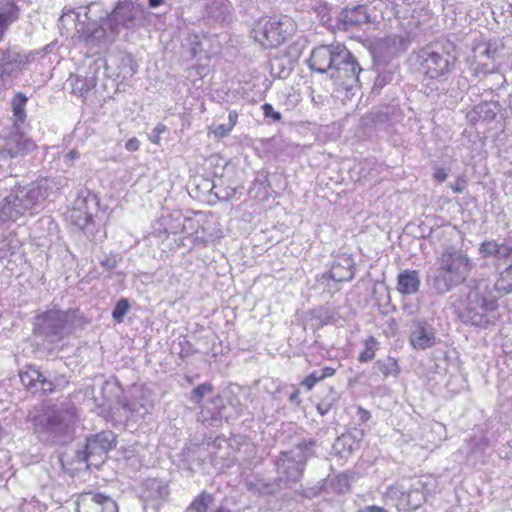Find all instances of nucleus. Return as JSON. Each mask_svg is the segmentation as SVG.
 <instances>
[{"mask_svg":"<svg viewBox=\"0 0 512 512\" xmlns=\"http://www.w3.org/2000/svg\"><path fill=\"white\" fill-rule=\"evenodd\" d=\"M468 288L466 309L459 317L464 324L486 328L492 323L489 312L497 308L494 290L501 295L512 292V263L500 273L493 288L484 279L471 280Z\"/></svg>","mask_w":512,"mask_h":512,"instance_id":"f257e3e1","label":"nucleus"},{"mask_svg":"<svg viewBox=\"0 0 512 512\" xmlns=\"http://www.w3.org/2000/svg\"><path fill=\"white\" fill-rule=\"evenodd\" d=\"M55 188L54 180L47 177L11 186L0 201V221H16L26 214L39 213Z\"/></svg>","mask_w":512,"mask_h":512,"instance_id":"f03ea898","label":"nucleus"},{"mask_svg":"<svg viewBox=\"0 0 512 512\" xmlns=\"http://www.w3.org/2000/svg\"><path fill=\"white\" fill-rule=\"evenodd\" d=\"M410 59L426 79L446 82L456 70L457 47L447 39H438L413 51Z\"/></svg>","mask_w":512,"mask_h":512,"instance_id":"7ed1b4c3","label":"nucleus"},{"mask_svg":"<svg viewBox=\"0 0 512 512\" xmlns=\"http://www.w3.org/2000/svg\"><path fill=\"white\" fill-rule=\"evenodd\" d=\"M76 407L72 403L55 406L31 419L37 439L45 445H66L74 439Z\"/></svg>","mask_w":512,"mask_h":512,"instance_id":"20e7f679","label":"nucleus"},{"mask_svg":"<svg viewBox=\"0 0 512 512\" xmlns=\"http://www.w3.org/2000/svg\"><path fill=\"white\" fill-rule=\"evenodd\" d=\"M437 268L432 269L427 277L431 289L438 295L451 291L464 283L473 263L467 253L454 245H447L437 257Z\"/></svg>","mask_w":512,"mask_h":512,"instance_id":"39448f33","label":"nucleus"},{"mask_svg":"<svg viewBox=\"0 0 512 512\" xmlns=\"http://www.w3.org/2000/svg\"><path fill=\"white\" fill-rule=\"evenodd\" d=\"M108 29L110 30V43H113L122 29L137 31L151 24V13L143 3L131 0H118L110 11Z\"/></svg>","mask_w":512,"mask_h":512,"instance_id":"423d86ee","label":"nucleus"},{"mask_svg":"<svg viewBox=\"0 0 512 512\" xmlns=\"http://www.w3.org/2000/svg\"><path fill=\"white\" fill-rule=\"evenodd\" d=\"M84 20L80 26L82 41L87 45L94 44H111L110 30L108 29V21L110 20V11L104 8L100 2H91L86 6L79 7Z\"/></svg>","mask_w":512,"mask_h":512,"instance_id":"0eeeda50","label":"nucleus"},{"mask_svg":"<svg viewBox=\"0 0 512 512\" xmlns=\"http://www.w3.org/2000/svg\"><path fill=\"white\" fill-rule=\"evenodd\" d=\"M24 388L33 393L50 395L63 391L69 384V376L56 370L40 371L35 365L24 366L18 373Z\"/></svg>","mask_w":512,"mask_h":512,"instance_id":"6e6552de","label":"nucleus"},{"mask_svg":"<svg viewBox=\"0 0 512 512\" xmlns=\"http://www.w3.org/2000/svg\"><path fill=\"white\" fill-rule=\"evenodd\" d=\"M297 29L295 21L287 16H273L261 20L253 29L254 39L265 48L278 47L291 37Z\"/></svg>","mask_w":512,"mask_h":512,"instance_id":"1a4fd4ad","label":"nucleus"},{"mask_svg":"<svg viewBox=\"0 0 512 512\" xmlns=\"http://www.w3.org/2000/svg\"><path fill=\"white\" fill-rule=\"evenodd\" d=\"M117 444L116 435L110 431L87 437L86 443L81 449L76 451L75 461L78 463H87V465L98 466L104 462L107 453Z\"/></svg>","mask_w":512,"mask_h":512,"instance_id":"9d476101","label":"nucleus"},{"mask_svg":"<svg viewBox=\"0 0 512 512\" xmlns=\"http://www.w3.org/2000/svg\"><path fill=\"white\" fill-rule=\"evenodd\" d=\"M361 71L358 59L342 44L329 78L344 89L350 90L358 85Z\"/></svg>","mask_w":512,"mask_h":512,"instance_id":"9b49d317","label":"nucleus"},{"mask_svg":"<svg viewBox=\"0 0 512 512\" xmlns=\"http://www.w3.org/2000/svg\"><path fill=\"white\" fill-rule=\"evenodd\" d=\"M434 484L429 480L415 478L408 487L400 484L392 488L391 493L398 496L397 507L400 510L414 511L425 503L431 493Z\"/></svg>","mask_w":512,"mask_h":512,"instance_id":"f8f14e48","label":"nucleus"},{"mask_svg":"<svg viewBox=\"0 0 512 512\" xmlns=\"http://www.w3.org/2000/svg\"><path fill=\"white\" fill-rule=\"evenodd\" d=\"M34 55V52H25L17 46L0 49V81L6 84L17 79Z\"/></svg>","mask_w":512,"mask_h":512,"instance_id":"ddd939ff","label":"nucleus"},{"mask_svg":"<svg viewBox=\"0 0 512 512\" xmlns=\"http://www.w3.org/2000/svg\"><path fill=\"white\" fill-rule=\"evenodd\" d=\"M276 482L280 487L290 488L299 482L304 474L305 465L302 460L289 451H282L274 460Z\"/></svg>","mask_w":512,"mask_h":512,"instance_id":"4468645a","label":"nucleus"},{"mask_svg":"<svg viewBox=\"0 0 512 512\" xmlns=\"http://www.w3.org/2000/svg\"><path fill=\"white\" fill-rule=\"evenodd\" d=\"M68 321L69 315L67 312L60 310L47 311L37 317L34 333L51 342H56L64 337Z\"/></svg>","mask_w":512,"mask_h":512,"instance_id":"2eb2a0df","label":"nucleus"},{"mask_svg":"<svg viewBox=\"0 0 512 512\" xmlns=\"http://www.w3.org/2000/svg\"><path fill=\"white\" fill-rule=\"evenodd\" d=\"M35 143L18 130L0 140V160L11 165L13 158L25 156L35 149Z\"/></svg>","mask_w":512,"mask_h":512,"instance_id":"dca6fc26","label":"nucleus"},{"mask_svg":"<svg viewBox=\"0 0 512 512\" xmlns=\"http://www.w3.org/2000/svg\"><path fill=\"white\" fill-rule=\"evenodd\" d=\"M341 47L342 44L339 43L315 47L307 60L309 68L317 73L329 75Z\"/></svg>","mask_w":512,"mask_h":512,"instance_id":"f3484780","label":"nucleus"},{"mask_svg":"<svg viewBox=\"0 0 512 512\" xmlns=\"http://www.w3.org/2000/svg\"><path fill=\"white\" fill-rule=\"evenodd\" d=\"M101 67L102 63L98 60H94L83 72L79 70L75 75H71L68 82L71 86L72 93L85 97L89 91L96 87Z\"/></svg>","mask_w":512,"mask_h":512,"instance_id":"a211bd4d","label":"nucleus"},{"mask_svg":"<svg viewBox=\"0 0 512 512\" xmlns=\"http://www.w3.org/2000/svg\"><path fill=\"white\" fill-rule=\"evenodd\" d=\"M78 512H118L117 503L100 492H87L81 496Z\"/></svg>","mask_w":512,"mask_h":512,"instance_id":"6ab92c4d","label":"nucleus"},{"mask_svg":"<svg viewBox=\"0 0 512 512\" xmlns=\"http://www.w3.org/2000/svg\"><path fill=\"white\" fill-rule=\"evenodd\" d=\"M370 22V14L366 5H356L352 8L346 7L341 10L337 19L338 28L345 31Z\"/></svg>","mask_w":512,"mask_h":512,"instance_id":"aec40b11","label":"nucleus"},{"mask_svg":"<svg viewBox=\"0 0 512 512\" xmlns=\"http://www.w3.org/2000/svg\"><path fill=\"white\" fill-rule=\"evenodd\" d=\"M410 342L415 349L431 348L436 343V331L427 321H416L411 331Z\"/></svg>","mask_w":512,"mask_h":512,"instance_id":"412c9836","label":"nucleus"},{"mask_svg":"<svg viewBox=\"0 0 512 512\" xmlns=\"http://www.w3.org/2000/svg\"><path fill=\"white\" fill-rule=\"evenodd\" d=\"M353 259L349 256H340L332 264L331 269L322 274L320 280H333L335 282L350 281L354 277Z\"/></svg>","mask_w":512,"mask_h":512,"instance_id":"4be33fe9","label":"nucleus"},{"mask_svg":"<svg viewBox=\"0 0 512 512\" xmlns=\"http://www.w3.org/2000/svg\"><path fill=\"white\" fill-rule=\"evenodd\" d=\"M82 13L74 10H68L63 12L58 20V27L61 35L70 37L72 39L78 38L82 41V34L80 32V26L83 24L81 19Z\"/></svg>","mask_w":512,"mask_h":512,"instance_id":"5701e85b","label":"nucleus"},{"mask_svg":"<svg viewBox=\"0 0 512 512\" xmlns=\"http://www.w3.org/2000/svg\"><path fill=\"white\" fill-rule=\"evenodd\" d=\"M169 495L168 484L162 480L150 478L143 484L141 498L144 502L163 501Z\"/></svg>","mask_w":512,"mask_h":512,"instance_id":"b1692460","label":"nucleus"},{"mask_svg":"<svg viewBox=\"0 0 512 512\" xmlns=\"http://www.w3.org/2000/svg\"><path fill=\"white\" fill-rule=\"evenodd\" d=\"M420 277L416 270H403L397 276V291L402 295L416 294L420 288Z\"/></svg>","mask_w":512,"mask_h":512,"instance_id":"393cba45","label":"nucleus"},{"mask_svg":"<svg viewBox=\"0 0 512 512\" xmlns=\"http://www.w3.org/2000/svg\"><path fill=\"white\" fill-rule=\"evenodd\" d=\"M478 251L483 258L494 257L502 260L512 255V246L505 242L498 243L495 240H486L480 244Z\"/></svg>","mask_w":512,"mask_h":512,"instance_id":"a878e982","label":"nucleus"},{"mask_svg":"<svg viewBox=\"0 0 512 512\" xmlns=\"http://www.w3.org/2000/svg\"><path fill=\"white\" fill-rule=\"evenodd\" d=\"M230 7L229 0H207L205 13L212 21L224 23L230 18Z\"/></svg>","mask_w":512,"mask_h":512,"instance_id":"bb28decb","label":"nucleus"},{"mask_svg":"<svg viewBox=\"0 0 512 512\" xmlns=\"http://www.w3.org/2000/svg\"><path fill=\"white\" fill-rule=\"evenodd\" d=\"M359 479V474L354 471L346 470L330 479L329 485L333 492L337 494H346L351 491V484Z\"/></svg>","mask_w":512,"mask_h":512,"instance_id":"cd10ccee","label":"nucleus"},{"mask_svg":"<svg viewBox=\"0 0 512 512\" xmlns=\"http://www.w3.org/2000/svg\"><path fill=\"white\" fill-rule=\"evenodd\" d=\"M20 17V8L14 0H0V24L9 29Z\"/></svg>","mask_w":512,"mask_h":512,"instance_id":"c85d7f7f","label":"nucleus"},{"mask_svg":"<svg viewBox=\"0 0 512 512\" xmlns=\"http://www.w3.org/2000/svg\"><path fill=\"white\" fill-rule=\"evenodd\" d=\"M318 443L314 438L302 439L295 444V447L289 452L297 456L298 460H302L306 466L307 460L315 456V449Z\"/></svg>","mask_w":512,"mask_h":512,"instance_id":"c756f323","label":"nucleus"},{"mask_svg":"<svg viewBox=\"0 0 512 512\" xmlns=\"http://www.w3.org/2000/svg\"><path fill=\"white\" fill-rule=\"evenodd\" d=\"M211 404L214 406L212 410L208 407L202 410L201 414L203 416V421H207L206 414H210V425H215L220 422L223 418H227L228 416L225 414V406L223 405V400L221 396L217 395L211 400Z\"/></svg>","mask_w":512,"mask_h":512,"instance_id":"7c9ffc66","label":"nucleus"},{"mask_svg":"<svg viewBox=\"0 0 512 512\" xmlns=\"http://www.w3.org/2000/svg\"><path fill=\"white\" fill-rule=\"evenodd\" d=\"M28 97L23 92H17L11 99V109L15 118V123H24L26 119L25 106Z\"/></svg>","mask_w":512,"mask_h":512,"instance_id":"2f4dec72","label":"nucleus"},{"mask_svg":"<svg viewBox=\"0 0 512 512\" xmlns=\"http://www.w3.org/2000/svg\"><path fill=\"white\" fill-rule=\"evenodd\" d=\"M335 372L336 369L333 367H324L320 370H315L301 382V386H303L307 391H310L318 382L333 376Z\"/></svg>","mask_w":512,"mask_h":512,"instance_id":"473e14b6","label":"nucleus"},{"mask_svg":"<svg viewBox=\"0 0 512 512\" xmlns=\"http://www.w3.org/2000/svg\"><path fill=\"white\" fill-rule=\"evenodd\" d=\"M332 449L335 454L339 455L341 458H345L351 455L354 450L358 449V447L355 445V442L351 440L349 435L343 433L341 436L337 437Z\"/></svg>","mask_w":512,"mask_h":512,"instance_id":"72a5a7b5","label":"nucleus"},{"mask_svg":"<svg viewBox=\"0 0 512 512\" xmlns=\"http://www.w3.org/2000/svg\"><path fill=\"white\" fill-rule=\"evenodd\" d=\"M374 370L381 373L385 378L389 376L397 377L400 372L396 359L392 357L377 360L374 364Z\"/></svg>","mask_w":512,"mask_h":512,"instance_id":"f704fd0d","label":"nucleus"},{"mask_svg":"<svg viewBox=\"0 0 512 512\" xmlns=\"http://www.w3.org/2000/svg\"><path fill=\"white\" fill-rule=\"evenodd\" d=\"M383 44L389 48L390 54H397L407 50L409 40L402 35L392 34L384 39Z\"/></svg>","mask_w":512,"mask_h":512,"instance_id":"c9c22d12","label":"nucleus"},{"mask_svg":"<svg viewBox=\"0 0 512 512\" xmlns=\"http://www.w3.org/2000/svg\"><path fill=\"white\" fill-rule=\"evenodd\" d=\"M214 497L207 491H202L190 504L189 510L193 512H207L209 505L213 502Z\"/></svg>","mask_w":512,"mask_h":512,"instance_id":"e433bc0d","label":"nucleus"},{"mask_svg":"<svg viewBox=\"0 0 512 512\" xmlns=\"http://www.w3.org/2000/svg\"><path fill=\"white\" fill-rule=\"evenodd\" d=\"M213 385L209 382H204L196 386L189 395V401L193 404H200L203 398L213 392Z\"/></svg>","mask_w":512,"mask_h":512,"instance_id":"4c0bfd02","label":"nucleus"},{"mask_svg":"<svg viewBox=\"0 0 512 512\" xmlns=\"http://www.w3.org/2000/svg\"><path fill=\"white\" fill-rule=\"evenodd\" d=\"M138 69V65L131 55H126L121 58L120 72L123 79L132 78Z\"/></svg>","mask_w":512,"mask_h":512,"instance_id":"58836bf2","label":"nucleus"},{"mask_svg":"<svg viewBox=\"0 0 512 512\" xmlns=\"http://www.w3.org/2000/svg\"><path fill=\"white\" fill-rule=\"evenodd\" d=\"M474 53L476 58L485 57L494 60L498 54V46L492 42L478 44L474 48Z\"/></svg>","mask_w":512,"mask_h":512,"instance_id":"ea45409f","label":"nucleus"},{"mask_svg":"<svg viewBox=\"0 0 512 512\" xmlns=\"http://www.w3.org/2000/svg\"><path fill=\"white\" fill-rule=\"evenodd\" d=\"M378 341L374 336H369L365 340V349L359 354L358 360L361 363L368 362L372 360L375 356V351L378 346Z\"/></svg>","mask_w":512,"mask_h":512,"instance_id":"a19ab883","label":"nucleus"},{"mask_svg":"<svg viewBox=\"0 0 512 512\" xmlns=\"http://www.w3.org/2000/svg\"><path fill=\"white\" fill-rule=\"evenodd\" d=\"M130 310V303L127 298H121L115 304V307L112 311V318L117 322L121 323L124 320V317Z\"/></svg>","mask_w":512,"mask_h":512,"instance_id":"79ce46f5","label":"nucleus"},{"mask_svg":"<svg viewBox=\"0 0 512 512\" xmlns=\"http://www.w3.org/2000/svg\"><path fill=\"white\" fill-rule=\"evenodd\" d=\"M20 243L18 240L13 238H6L1 242L0 247V261L10 255L15 254L16 250L19 249Z\"/></svg>","mask_w":512,"mask_h":512,"instance_id":"37998d69","label":"nucleus"},{"mask_svg":"<svg viewBox=\"0 0 512 512\" xmlns=\"http://www.w3.org/2000/svg\"><path fill=\"white\" fill-rule=\"evenodd\" d=\"M496 104L481 102L477 105V110L481 114L482 121H492L496 117Z\"/></svg>","mask_w":512,"mask_h":512,"instance_id":"c03bdc74","label":"nucleus"},{"mask_svg":"<svg viewBox=\"0 0 512 512\" xmlns=\"http://www.w3.org/2000/svg\"><path fill=\"white\" fill-rule=\"evenodd\" d=\"M127 408L131 411L132 414H136L140 418H144L146 414L150 413L152 405H144L139 401H132L127 404Z\"/></svg>","mask_w":512,"mask_h":512,"instance_id":"a18cd8bd","label":"nucleus"},{"mask_svg":"<svg viewBox=\"0 0 512 512\" xmlns=\"http://www.w3.org/2000/svg\"><path fill=\"white\" fill-rule=\"evenodd\" d=\"M74 213H77V215H72V217L75 218L74 223L81 229H86L93 221V215L90 213H82L80 210H75Z\"/></svg>","mask_w":512,"mask_h":512,"instance_id":"49530a36","label":"nucleus"},{"mask_svg":"<svg viewBox=\"0 0 512 512\" xmlns=\"http://www.w3.org/2000/svg\"><path fill=\"white\" fill-rule=\"evenodd\" d=\"M285 487H280L277 485L276 478L273 482H261L260 486L257 488V492L264 495H272L280 491L281 489H284Z\"/></svg>","mask_w":512,"mask_h":512,"instance_id":"de8ad7c7","label":"nucleus"},{"mask_svg":"<svg viewBox=\"0 0 512 512\" xmlns=\"http://www.w3.org/2000/svg\"><path fill=\"white\" fill-rule=\"evenodd\" d=\"M339 398L338 392L334 388L330 387L327 394L321 398L320 402L326 404L329 409H332L339 401Z\"/></svg>","mask_w":512,"mask_h":512,"instance_id":"09e8293b","label":"nucleus"},{"mask_svg":"<svg viewBox=\"0 0 512 512\" xmlns=\"http://www.w3.org/2000/svg\"><path fill=\"white\" fill-rule=\"evenodd\" d=\"M313 313L314 317L318 319L322 325L329 324L334 319L333 314L325 308L315 309Z\"/></svg>","mask_w":512,"mask_h":512,"instance_id":"8fccbe9b","label":"nucleus"},{"mask_svg":"<svg viewBox=\"0 0 512 512\" xmlns=\"http://www.w3.org/2000/svg\"><path fill=\"white\" fill-rule=\"evenodd\" d=\"M119 263V257L116 254L106 255L102 260H100V264L107 271H111L117 267Z\"/></svg>","mask_w":512,"mask_h":512,"instance_id":"3c124183","label":"nucleus"},{"mask_svg":"<svg viewBox=\"0 0 512 512\" xmlns=\"http://www.w3.org/2000/svg\"><path fill=\"white\" fill-rule=\"evenodd\" d=\"M262 111L265 117L272 118L274 122H278L282 119V115L280 112L275 111L273 106L270 103H265L262 105Z\"/></svg>","mask_w":512,"mask_h":512,"instance_id":"603ef678","label":"nucleus"},{"mask_svg":"<svg viewBox=\"0 0 512 512\" xmlns=\"http://www.w3.org/2000/svg\"><path fill=\"white\" fill-rule=\"evenodd\" d=\"M190 54L193 58L200 56V54L203 52V47L201 42L199 41V37L197 35H194L190 38Z\"/></svg>","mask_w":512,"mask_h":512,"instance_id":"864d4df0","label":"nucleus"},{"mask_svg":"<svg viewBox=\"0 0 512 512\" xmlns=\"http://www.w3.org/2000/svg\"><path fill=\"white\" fill-rule=\"evenodd\" d=\"M449 187L455 193H462L467 187V182L463 177H457L455 182L449 183Z\"/></svg>","mask_w":512,"mask_h":512,"instance_id":"5fc2aeb1","label":"nucleus"},{"mask_svg":"<svg viewBox=\"0 0 512 512\" xmlns=\"http://www.w3.org/2000/svg\"><path fill=\"white\" fill-rule=\"evenodd\" d=\"M347 435L351 437V440L355 442V445L359 448L361 441L364 438V431L362 429L353 428L350 431L346 432Z\"/></svg>","mask_w":512,"mask_h":512,"instance_id":"6e6d98bb","label":"nucleus"},{"mask_svg":"<svg viewBox=\"0 0 512 512\" xmlns=\"http://www.w3.org/2000/svg\"><path fill=\"white\" fill-rule=\"evenodd\" d=\"M166 130V126L163 124H158L151 132L149 139L154 144H159L160 135Z\"/></svg>","mask_w":512,"mask_h":512,"instance_id":"4d7b16f0","label":"nucleus"},{"mask_svg":"<svg viewBox=\"0 0 512 512\" xmlns=\"http://www.w3.org/2000/svg\"><path fill=\"white\" fill-rule=\"evenodd\" d=\"M392 80V74L390 73H380L377 75L374 86L377 88L384 87L388 82Z\"/></svg>","mask_w":512,"mask_h":512,"instance_id":"13d9d810","label":"nucleus"},{"mask_svg":"<svg viewBox=\"0 0 512 512\" xmlns=\"http://www.w3.org/2000/svg\"><path fill=\"white\" fill-rule=\"evenodd\" d=\"M231 130L232 128L228 124H220L214 128L213 133L216 137L223 138L229 135Z\"/></svg>","mask_w":512,"mask_h":512,"instance_id":"bf43d9fd","label":"nucleus"},{"mask_svg":"<svg viewBox=\"0 0 512 512\" xmlns=\"http://www.w3.org/2000/svg\"><path fill=\"white\" fill-rule=\"evenodd\" d=\"M13 169L10 167V164H6L4 161L0 160V182L12 176Z\"/></svg>","mask_w":512,"mask_h":512,"instance_id":"052dcab7","label":"nucleus"},{"mask_svg":"<svg viewBox=\"0 0 512 512\" xmlns=\"http://www.w3.org/2000/svg\"><path fill=\"white\" fill-rule=\"evenodd\" d=\"M140 147V141L136 138V137H133V138H130L126 143H125V148L129 151V152H135L139 149Z\"/></svg>","mask_w":512,"mask_h":512,"instance_id":"680f3d73","label":"nucleus"},{"mask_svg":"<svg viewBox=\"0 0 512 512\" xmlns=\"http://www.w3.org/2000/svg\"><path fill=\"white\" fill-rule=\"evenodd\" d=\"M467 119L470 123L473 124L479 120H482L481 114H479V111L477 110V105L474 106L473 109L467 113Z\"/></svg>","mask_w":512,"mask_h":512,"instance_id":"e2e57ef3","label":"nucleus"},{"mask_svg":"<svg viewBox=\"0 0 512 512\" xmlns=\"http://www.w3.org/2000/svg\"><path fill=\"white\" fill-rule=\"evenodd\" d=\"M357 417L361 423H365L371 418V414L369 411L365 410L364 408L358 407Z\"/></svg>","mask_w":512,"mask_h":512,"instance_id":"0e129e2a","label":"nucleus"},{"mask_svg":"<svg viewBox=\"0 0 512 512\" xmlns=\"http://www.w3.org/2000/svg\"><path fill=\"white\" fill-rule=\"evenodd\" d=\"M447 173L444 168H437L434 172V179L438 182H444L447 179Z\"/></svg>","mask_w":512,"mask_h":512,"instance_id":"69168bd1","label":"nucleus"},{"mask_svg":"<svg viewBox=\"0 0 512 512\" xmlns=\"http://www.w3.org/2000/svg\"><path fill=\"white\" fill-rule=\"evenodd\" d=\"M288 399L293 404H300L299 399V390L296 388H293L292 392L288 395Z\"/></svg>","mask_w":512,"mask_h":512,"instance_id":"338daca9","label":"nucleus"},{"mask_svg":"<svg viewBox=\"0 0 512 512\" xmlns=\"http://www.w3.org/2000/svg\"><path fill=\"white\" fill-rule=\"evenodd\" d=\"M359 512H387V510L384 509L383 507L372 505L365 507L363 510H360Z\"/></svg>","mask_w":512,"mask_h":512,"instance_id":"774afa93","label":"nucleus"}]
</instances>
